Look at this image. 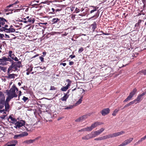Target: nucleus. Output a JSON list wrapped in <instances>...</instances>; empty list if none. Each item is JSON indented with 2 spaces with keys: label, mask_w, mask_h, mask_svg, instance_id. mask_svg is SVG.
Returning a JSON list of instances; mask_svg holds the SVG:
<instances>
[{
  "label": "nucleus",
  "mask_w": 146,
  "mask_h": 146,
  "mask_svg": "<svg viewBox=\"0 0 146 146\" xmlns=\"http://www.w3.org/2000/svg\"><path fill=\"white\" fill-rule=\"evenodd\" d=\"M92 138L91 133H89L86 135L82 137V139L83 140H88Z\"/></svg>",
  "instance_id": "14"
},
{
  "label": "nucleus",
  "mask_w": 146,
  "mask_h": 146,
  "mask_svg": "<svg viewBox=\"0 0 146 146\" xmlns=\"http://www.w3.org/2000/svg\"><path fill=\"white\" fill-rule=\"evenodd\" d=\"M137 91V90L136 89H134L133 91L130 93L129 96L131 98H132L133 96L134 95Z\"/></svg>",
  "instance_id": "18"
},
{
  "label": "nucleus",
  "mask_w": 146,
  "mask_h": 146,
  "mask_svg": "<svg viewBox=\"0 0 146 146\" xmlns=\"http://www.w3.org/2000/svg\"><path fill=\"white\" fill-rule=\"evenodd\" d=\"M125 132L123 131H121L120 132H117L111 134L112 138L119 136L124 134Z\"/></svg>",
  "instance_id": "8"
},
{
  "label": "nucleus",
  "mask_w": 146,
  "mask_h": 146,
  "mask_svg": "<svg viewBox=\"0 0 146 146\" xmlns=\"http://www.w3.org/2000/svg\"><path fill=\"white\" fill-rule=\"evenodd\" d=\"M6 111H6L5 110H0V114H1L2 113L3 114H6Z\"/></svg>",
  "instance_id": "44"
},
{
  "label": "nucleus",
  "mask_w": 146,
  "mask_h": 146,
  "mask_svg": "<svg viewBox=\"0 0 146 146\" xmlns=\"http://www.w3.org/2000/svg\"><path fill=\"white\" fill-rule=\"evenodd\" d=\"M83 50L84 49L82 47H81L79 49L78 52L79 53H80L83 51Z\"/></svg>",
  "instance_id": "48"
},
{
  "label": "nucleus",
  "mask_w": 146,
  "mask_h": 146,
  "mask_svg": "<svg viewBox=\"0 0 146 146\" xmlns=\"http://www.w3.org/2000/svg\"><path fill=\"white\" fill-rule=\"evenodd\" d=\"M145 94V93L144 92L142 94L139 95L135 100L133 101L134 103L136 104L142 100V97Z\"/></svg>",
  "instance_id": "6"
},
{
  "label": "nucleus",
  "mask_w": 146,
  "mask_h": 146,
  "mask_svg": "<svg viewBox=\"0 0 146 146\" xmlns=\"http://www.w3.org/2000/svg\"><path fill=\"white\" fill-rule=\"evenodd\" d=\"M15 57V55H14V54H13L12 55V56H10V57L12 59H13L14 58V57Z\"/></svg>",
  "instance_id": "59"
},
{
  "label": "nucleus",
  "mask_w": 146,
  "mask_h": 146,
  "mask_svg": "<svg viewBox=\"0 0 146 146\" xmlns=\"http://www.w3.org/2000/svg\"><path fill=\"white\" fill-rule=\"evenodd\" d=\"M133 140V138H130L125 140L121 144L122 146H125L130 143Z\"/></svg>",
  "instance_id": "7"
},
{
  "label": "nucleus",
  "mask_w": 146,
  "mask_h": 146,
  "mask_svg": "<svg viewBox=\"0 0 146 146\" xmlns=\"http://www.w3.org/2000/svg\"><path fill=\"white\" fill-rule=\"evenodd\" d=\"M83 99V96H81L80 99L74 105L75 106H76L80 104L82 101Z\"/></svg>",
  "instance_id": "24"
},
{
  "label": "nucleus",
  "mask_w": 146,
  "mask_h": 146,
  "mask_svg": "<svg viewBox=\"0 0 146 146\" xmlns=\"http://www.w3.org/2000/svg\"><path fill=\"white\" fill-rule=\"evenodd\" d=\"M90 133L91 134L92 138L95 137L98 135H97L96 132H95V131H92Z\"/></svg>",
  "instance_id": "31"
},
{
  "label": "nucleus",
  "mask_w": 146,
  "mask_h": 146,
  "mask_svg": "<svg viewBox=\"0 0 146 146\" xmlns=\"http://www.w3.org/2000/svg\"><path fill=\"white\" fill-rule=\"evenodd\" d=\"M8 78H15V75L14 74H10L9 73L8 74Z\"/></svg>",
  "instance_id": "33"
},
{
  "label": "nucleus",
  "mask_w": 146,
  "mask_h": 146,
  "mask_svg": "<svg viewBox=\"0 0 146 146\" xmlns=\"http://www.w3.org/2000/svg\"><path fill=\"white\" fill-rule=\"evenodd\" d=\"M74 106H72V105H71V106H68L66 107L65 108H64V109L66 110V109H71L73 108L74 107Z\"/></svg>",
  "instance_id": "41"
},
{
  "label": "nucleus",
  "mask_w": 146,
  "mask_h": 146,
  "mask_svg": "<svg viewBox=\"0 0 146 146\" xmlns=\"http://www.w3.org/2000/svg\"><path fill=\"white\" fill-rule=\"evenodd\" d=\"M60 19L58 18H53L52 21V22H53L54 24H55L57 23L58 21H59Z\"/></svg>",
  "instance_id": "29"
},
{
  "label": "nucleus",
  "mask_w": 146,
  "mask_h": 146,
  "mask_svg": "<svg viewBox=\"0 0 146 146\" xmlns=\"http://www.w3.org/2000/svg\"><path fill=\"white\" fill-rule=\"evenodd\" d=\"M17 141L15 140H13L8 142L7 143L8 146H15L17 143Z\"/></svg>",
  "instance_id": "11"
},
{
  "label": "nucleus",
  "mask_w": 146,
  "mask_h": 146,
  "mask_svg": "<svg viewBox=\"0 0 146 146\" xmlns=\"http://www.w3.org/2000/svg\"><path fill=\"white\" fill-rule=\"evenodd\" d=\"M52 12H51V13H54V12L55 11V9H54V8H52Z\"/></svg>",
  "instance_id": "61"
},
{
  "label": "nucleus",
  "mask_w": 146,
  "mask_h": 146,
  "mask_svg": "<svg viewBox=\"0 0 146 146\" xmlns=\"http://www.w3.org/2000/svg\"><path fill=\"white\" fill-rule=\"evenodd\" d=\"M19 97L21 95V91H19Z\"/></svg>",
  "instance_id": "60"
},
{
  "label": "nucleus",
  "mask_w": 146,
  "mask_h": 146,
  "mask_svg": "<svg viewBox=\"0 0 146 146\" xmlns=\"http://www.w3.org/2000/svg\"><path fill=\"white\" fill-rule=\"evenodd\" d=\"M12 64L14 67V69L17 70V67L19 68L21 65V62L20 61H18L17 62H14Z\"/></svg>",
  "instance_id": "10"
},
{
  "label": "nucleus",
  "mask_w": 146,
  "mask_h": 146,
  "mask_svg": "<svg viewBox=\"0 0 146 146\" xmlns=\"http://www.w3.org/2000/svg\"><path fill=\"white\" fill-rule=\"evenodd\" d=\"M23 20H27L28 23H33L35 21V20L33 18H30L29 16L27 17L26 18L22 19Z\"/></svg>",
  "instance_id": "13"
},
{
  "label": "nucleus",
  "mask_w": 146,
  "mask_h": 146,
  "mask_svg": "<svg viewBox=\"0 0 146 146\" xmlns=\"http://www.w3.org/2000/svg\"><path fill=\"white\" fill-rule=\"evenodd\" d=\"M68 97V96L66 94L63 97L61 98V100L62 101H66Z\"/></svg>",
  "instance_id": "28"
},
{
  "label": "nucleus",
  "mask_w": 146,
  "mask_h": 146,
  "mask_svg": "<svg viewBox=\"0 0 146 146\" xmlns=\"http://www.w3.org/2000/svg\"><path fill=\"white\" fill-rule=\"evenodd\" d=\"M119 108H118L117 109H115L114 111H113V113L112 114V115L113 116H115L116 115V113L118 112L119 110Z\"/></svg>",
  "instance_id": "34"
},
{
  "label": "nucleus",
  "mask_w": 146,
  "mask_h": 146,
  "mask_svg": "<svg viewBox=\"0 0 146 146\" xmlns=\"http://www.w3.org/2000/svg\"><path fill=\"white\" fill-rule=\"evenodd\" d=\"M21 137V134H20L15 135L13 137V138L14 139H17Z\"/></svg>",
  "instance_id": "32"
},
{
  "label": "nucleus",
  "mask_w": 146,
  "mask_h": 146,
  "mask_svg": "<svg viewBox=\"0 0 146 146\" xmlns=\"http://www.w3.org/2000/svg\"><path fill=\"white\" fill-rule=\"evenodd\" d=\"M28 99V98L27 97H26L25 96H23V100L25 102Z\"/></svg>",
  "instance_id": "50"
},
{
  "label": "nucleus",
  "mask_w": 146,
  "mask_h": 146,
  "mask_svg": "<svg viewBox=\"0 0 146 146\" xmlns=\"http://www.w3.org/2000/svg\"><path fill=\"white\" fill-rule=\"evenodd\" d=\"M0 100H5V97L4 94L0 91Z\"/></svg>",
  "instance_id": "35"
},
{
  "label": "nucleus",
  "mask_w": 146,
  "mask_h": 146,
  "mask_svg": "<svg viewBox=\"0 0 146 146\" xmlns=\"http://www.w3.org/2000/svg\"><path fill=\"white\" fill-rule=\"evenodd\" d=\"M10 101H7V99H6V101L5 102L4 104L5 105V110L7 111H8L9 108V105L8 104V102Z\"/></svg>",
  "instance_id": "15"
},
{
  "label": "nucleus",
  "mask_w": 146,
  "mask_h": 146,
  "mask_svg": "<svg viewBox=\"0 0 146 146\" xmlns=\"http://www.w3.org/2000/svg\"><path fill=\"white\" fill-rule=\"evenodd\" d=\"M50 2H51V1H49L48 0H46V1H45L44 2H41L40 3V4H41V3L46 4V3H50Z\"/></svg>",
  "instance_id": "49"
},
{
  "label": "nucleus",
  "mask_w": 146,
  "mask_h": 146,
  "mask_svg": "<svg viewBox=\"0 0 146 146\" xmlns=\"http://www.w3.org/2000/svg\"><path fill=\"white\" fill-rule=\"evenodd\" d=\"M61 10V9H57L56 10V12L57 11H60Z\"/></svg>",
  "instance_id": "64"
},
{
  "label": "nucleus",
  "mask_w": 146,
  "mask_h": 146,
  "mask_svg": "<svg viewBox=\"0 0 146 146\" xmlns=\"http://www.w3.org/2000/svg\"><path fill=\"white\" fill-rule=\"evenodd\" d=\"M12 60L9 57H6L4 56L0 58V64L3 65H6L9 64L8 61H11Z\"/></svg>",
  "instance_id": "3"
},
{
  "label": "nucleus",
  "mask_w": 146,
  "mask_h": 146,
  "mask_svg": "<svg viewBox=\"0 0 146 146\" xmlns=\"http://www.w3.org/2000/svg\"><path fill=\"white\" fill-rule=\"evenodd\" d=\"M88 117L87 115H84L76 119L75 121L76 122H80L86 119Z\"/></svg>",
  "instance_id": "12"
},
{
  "label": "nucleus",
  "mask_w": 146,
  "mask_h": 146,
  "mask_svg": "<svg viewBox=\"0 0 146 146\" xmlns=\"http://www.w3.org/2000/svg\"><path fill=\"white\" fill-rule=\"evenodd\" d=\"M90 131V129L89 127H85V128L82 129L80 130H79L78 131L79 132H81V131Z\"/></svg>",
  "instance_id": "25"
},
{
  "label": "nucleus",
  "mask_w": 146,
  "mask_h": 146,
  "mask_svg": "<svg viewBox=\"0 0 146 146\" xmlns=\"http://www.w3.org/2000/svg\"><path fill=\"white\" fill-rule=\"evenodd\" d=\"M5 100H0V109L3 108L4 106Z\"/></svg>",
  "instance_id": "20"
},
{
  "label": "nucleus",
  "mask_w": 146,
  "mask_h": 146,
  "mask_svg": "<svg viewBox=\"0 0 146 146\" xmlns=\"http://www.w3.org/2000/svg\"><path fill=\"white\" fill-rule=\"evenodd\" d=\"M96 10H97V9L96 8H95L94 9L92 10V11H90V13H93L94 11H96Z\"/></svg>",
  "instance_id": "54"
},
{
  "label": "nucleus",
  "mask_w": 146,
  "mask_h": 146,
  "mask_svg": "<svg viewBox=\"0 0 146 146\" xmlns=\"http://www.w3.org/2000/svg\"><path fill=\"white\" fill-rule=\"evenodd\" d=\"M0 69L4 72H6L7 70L6 67L1 66H0Z\"/></svg>",
  "instance_id": "36"
},
{
  "label": "nucleus",
  "mask_w": 146,
  "mask_h": 146,
  "mask_svg": "<svg viewBox=\"0 0 146 146\" xmlns=\"http://www.w3.org/2000/svg\"><path fill=\"white\" fill-rule=\"evenodd\" d=\"M90 133L91 134L92 138L95 137L98 135H97L96 132H95V131H92Z\"/></svg>",
  "instance_id": "30"
},
{
  "label": "nucleus",
  "mask_w": 146,
  "mask_h": 146,
  "mask_svg": "<svg viewBox=\"0 0 146 146\" xmlns=\"http://www.w3.org/2000/svg\"><path fill=\"white\" fill-rule=\"evenodd\" d=\"M13 59L15 61H18L19 60L15 56V57H14V58Z\"/></svg>",
  "instance_id": "52"
},
{
  "label": "nucleus",
  "mask_w": 146,
  "mask_h": 146,
  "mask_svg": "<svg viewBox=\"0 0 146 146\" xmlns=\"http://www.w3.org/2000/svg\"><path fill=\"white\" fill-rule=\"evenodd\" d=\"M31 69L29 70V69H28L27 70V72L26 73V74L27 75H28L29 74L30 72L29 71H30V72H31L32 70V68H31L30 67Z\"/></svg>",
  "instance_id": "43"
},
{
  "label": "nucleus",
  "mask_w": 146,
  "mask_h": 146,
  "mask_svg": "<svg viewBox=\"0 0 146 146\" xmlns=\"http://www.w3.org/2000/svg\"><path fill=\"white\" fill-rule=\"evenodd\" d=\"M19 3V2L18 1H16L15 3H14L11 4L9 6H7V7L9 8L11 7H13V6L14 5H16L18 3Z\"/></svg>",
  "instance_id": "38"
},
{
  "label": "nucleus",
  "mask_w": 146,
  "mask_h": 146,
  "mask_svg": "<svg viewBox=\"0 0 146 146\" xmlns=\"http://www.w3.org/2000/svg\"><path fill=\"white\" fill-rule=\"evenodd\" d=\"M38 54H36L35 56H34L33 57V58H35L36 57L38 56Z\"/></svg>",
  "instance_id": "62"
},
{
  "label": "nucleus",
  "mask_w": 146,
  "mask_h": 146,
  "mask_svg": "<svg viewBox=\"0 0 146 146\" xmlns=\"http://www.w3.org/2000/svg\"><path fill=\"white\" fill-rule=\"evenodd\" d=\"M28 135V133L27 132H25L21 134V137H23L24 136H26Z\"/></svg>",
  "instance_id": "37"
},
{
  "label": "nucleus",
  "mask_w": 146,
  "mask_h": 146,
  "mask_svg": "<svg viewBox=\"0 0 146 146\" xmlns=\"http://www.w3.org/2000/svg\"><path fill=\"white\" fill-rule=\"evenodd\" d=\"M74 64V62L71 61V62H69V64L70 65H71L73 64Z\"/></svg>",
  "instance_id": "58"
},
{
  "label": "nucleus",
  "mask_w": 146,
  "mask_h": 146,
  "mask_svg": "<svg viewBox=\"0 0 146 146\" xmlns=\"http://www.w3.org/2000/svg\"><path fill=\"white\" fill-rule=\"evenodd\" d=\"M61 64L62 65L64 66H65L66 65V63H63Z\"/></svg>",
  "instance_id": "63"
},
{
  "label": "nucleus",
  "mask_w": 146,
  "mask_h": 146,
  "mask_svg": "<svg viewBox=\"0 0 146 146\" xmlns=\"http://www.w3.org/2000/svg\"><path fill=\"white\" fill-rule=\"evenodd\" d=\"M7 21L3 17H0V30L1 31H4L6 27L8 26L5 24V22H7Z\"/></svg>",
  "instance_id": "2"
},
{
  "label": "nucleus",
  "mask_w": 146,
  "mask_h": 146,
  "mask_svg": "<svg viewBox=\"0 0 146 146\" xmlns=\"http://www.w3.org/2000/svg\"><path fill=\"white\" fill-rule=\"evenodd\" d=\"M39 59L41 60V62H43V61H44V59L41 56H40L39 57Z\"/></svg>",
  "instance_id": "56"
},
{
  "label": "nucleus",
  "mask_w": 146,
  "mask_h": 146,
  "mask_svg": "<svg viewBox=\"0 0 146 146\" xmlns=\"http://www.w3.org/2000/svg\"><path fill=\"white\" fill-rule=\"evenodd\" d=\"M134 104V103L133 102V101L131 102H129V103L126 104L125 105V107H129L131 105Z\"/></svg>",
  "instance_id": "40"
},
{
  "label": "nucleus",
  "mask_w": 146,
  "mask_h": 146,
  "mask_svg": "<svg viewBox=\"0 0 146 146\" xmlns=\"http://www.w3.org/2000/svg\"><path fill=\"white\" fill-rule=\"evenodd\" d=\"M69 85H67L65 86L62 87L61 88V90L62 91H66L70 87Z\"/></svg>",
  "instance_id": "26"
},
{
  "label": "nucleus",
  "mask_w": 146,
  "mask_h": 146,
  "mask_svg": "<svg viewBox=\"0 0 146 146\" xmlns=\"http://www.w3.org/2000/svg\"><path fill=\"white\" fill-rule=\"evenodd\" d=\"M5 37L7 38H10V37L9 36L6 34H5Z\"/></svg>",
  "instance_id": "53"
},
{
  "label": "nucleus",
  "mask_w": 146,
  "mask_h": 146,
  "mask_svg": "<svg viewBox=\"0 0 146 146\" xmlns=\"http://www.w3.org/2000/svg\"><path fill=\"white\" fill-rule=\"evenodd\" d=\"M110 111V110L108 108L104 109L103 110L101 111V113L103 116H105V115L108 114Z\"/></svg>",
  "instance_id": "9"
},
{
  "label": "nucleus",
  "mask_w": 146,
  "mask_h": 146,
  "mask_svg": "<svg viewBox=\"0 0 146 146\" xmlns=\"http://www.w3.org/2000/svg\"><path fill=\"white\" fill-rule=\"evenodd\" d=\"M104 130V128H102L97 131H95V132L97 133V135H98L101 134Z\"/></svg>",
  "instance_id": "19"
},
{
  "label": "nucleus",
  "mask_w": 146,
  "mask_h": 146,
  "mask_svg": "<svg viewBox=\"0 0 146 146\" xmlns=\"http://www.w3.org/2000/svg\"><path fill=\"white\" fill-rule=\"evenodd\" d=\"M76 13H77L79 12L80 10L77 8H76L75 10Z\"/></svg>",
  "instance_id": "51"
},
{
  "label": "nucleus",
  "mask_w": 146,
  "mask_h": 146,
  "mask_svg": "<svg viewBox=\"0 0 146 146\" xmlns=\"http://www.w3.org/2000/svg\"><path fill=\"white\" fill-rule=\"evenodd\" d=\"M18 89L14 84H13L10 90H6V93L7 95L6 98L7 100L10 101L13 98L17 97L18 96Z\"/></svg>",
  "instance_id": "1"
},
{
  "label": "nucleus",
  "mask_w": 146,
  "mask_h": 146,
  "mask_svg": "<svg viewBox=\"0 0 146 146\" xmlns=\"http://www.w3.org/2000/svg\"><path fill=\"white\" fill-rule=\"evenodd\" d=\"M56 90V88L54 86H51L50 90Z\"/></svg>",
  "instance_id": "46"
},
{
  "label": "nucleus",
  "mask_w": 146,
  "mask_h": 146,
  "mask_svg": "<svg viewBox=\"0 0 146 146\" xmlns=\"http://www.w3.org/2000/svg\"><path fill=\"white\" fill-rule=\"evenodd\" d=\"M66 82H68V84L67 85H69V86H70L71 85V83L72 82V81L69 79H68L66 80Z\"/></svg>",
  "instance_id": "42"
},
{
  "label": "nucleus",
  "mask_w": 146,
  "mask_h": 146,
  "mask_svg": "<svg viewBox=\"0 0 146 146\" xmlns=\"http://www.w3.org/2000/svg\"><path fill=\"white\" fill-rule=\"evenodd\" d=\"M38 139V138H36L35 139H30L28 140H26L24 141L23 143H26L27 144H29L31 143H33L34 141H35L36 139Z\"/></svg>",
  "instance_id": "17"
},
{
  "label": "nucleus",
  "mask_w": 146,
  "mask_h": 146,
  "mask_svg": "<svg viewBox=\"0 0 146 146\" xmlns=\"http://www.w3.org/2000/svg\"><path fill=\"white\" fill-rule=\"evenodd\" d=\"M14 69V67L12 64L11 65L8 69L7 73H10V71H11L13 70Z\"/></svg>",
  "instance_id": "23"
},
{
  "label": "nucleus",
  "mask_w": 146,
  "mask_h": 146,
  "mask_svg": "<svg viewBox=\"0 0 146 146\" xmlns=\"http://www.w3.org/2000/svg\"><path fill=\"white\" fill-rule=\"evenodd\" d=\"M131 98L129 96L127 97L124 101V102H127V101L130 100Z\"/></svg>",
  "instance_id": "45"
},
{
  "label": "nucleus",
  "mask_w": 146,
  "mask_h": 146,
  "mask_svg": "<svg viewBox=\"0 0 146 146\" xmlns=\"http://www.w3.org/2000/svg\"><path fill=\"white\" fill-rule=\"evenodd\" d=\"M146 138V136H145L141 138L140 140H139L137 142L135 143V145H136L139 144L141 142L144 140Z\"/></svg>",
  "instance_id": "22"
},
{
  "label": "nucleus",
  "mask_w": 146,
  "mask_h": 146,
  "mask_svg": "<svg viewBox=\"0 0 146 146\" xmlns=\"http://www.w3.org/2000/svg\"><path fill=\"white\" fill-rule=\"evenodd\" d=\"M70 57L72 59V58H74L75 57V56L74 55H70Z\"/></svg>",
  "instance_id": "57"
},
{
  "label": "nucleus",
  "mask_w": 146,
  "mask_h": 146,
  "mask_svg": "<svg viewBox=\"0 0 146 146\" xmlns=\"http://www.w3.org/2000/svg\"><path fill=\"white\" fill-rule=\"evenodd\" d=\"M13 54L12 53V52L11 50H9L8 52L9 56V57L11 56L12 54Z\"/></svg>",
  "instance_id": "47"
},
{
  "label": "nucleus",
  "mask_w": 146,
  "mask_h": 146,
  "mask_svg": "<svg viewBox=\"0 0 146 146\" xmlns=\"http://www.w3.org/2000/svg\"><path fill=\"white\" fill-rule=\"evenodd\" d=\"M21 22H23V23H28V22L27 21V20H23L21 21Z\"/></svg>",
  "instance_id": "55"
},
{
  "label": "nucleus",
  "mask_w": 146,
  "mask_h": 146,
  "mask_svg": "<svg viewBox=\"0 0 146 146\" xmlns=\"http://www.w3.org/2000/svg\"><path fill=\"white\" fill-rule=\"evenodd\" d=\"M13 115H12L9 116V119H10L12 121V122L13 123H14L17 121L16 119L13 117Z\"/></svg>",
  "instance_id": "21"
},
{
  "label": "nucleus",
  "mask_w": 146,
  "mask_h": 146,
  "mask_svg": "<svg viewBox=\"0 0 146 146\" xmlns=\"http://www.w3.org/2000/svg\"><path fill=\"white\" fill-rule=\"evenodd\" d=\"M104 140L110 138H112L111 134H109L103 136Z\"/></svg>",
  "instance_id": "27"
},
{
  "label": "nucleus",
  "mask_w": 146,
  "mask_h": 146,
  "mask_svg": "<svg viewBox=\"0 0 146 146\" xmlns=\"http://www.w3.org/2000/svg\"><path fill=\"white\" fill-rule=\"evenodd\" d=\"M94 140L96 141H101L104 140L103 136L98 138H96L94 139Z\"/></svg>",
  "instance_id": "39"
},
{
  "label": "nucleus",
  "mask_w": 146,
  "mask_h": 146,
  "mask_svg": "<svg viewBox=\"0 0 146 146\" xmlns=\"http://www.w3.org/2000/svg\"><path fill=\"white\" fill-rule=\"evenodd\" d=\"M25 123V121L23 120L17 121L15 123L14 127L16 129H19L21 127L24 126Z\"/></svg>",
  "instance_id": "4"
},
{
  "label": "nucleus",
  "mask_w": 146,
  "mask_h": 146,
  "mask_svg": "<svg viewBox=\"0 0 146 146\" xmlns=\"http://www.w3.org/2000/svg\"><path fill=\"white\" fill-rule=\"evenodd\" d=\"M15 30L14 29L11 28L8 29L7 27H6V28L5 29V30L4 31L7 33L13 32H15Z\"/></svg>",
  "instance_id": "16"
},
{
  "label": "nucleus",
  "mask_w": 146,
  "mask_h": 146,
  "mask_svg": "<svg viewBox=\"0 0 146 146\" xmlns=\"http://www.w3.org/2000/svg\"><path fill=\"white\" fill-rule=\"evenodd\" d=\"M103 124V123L97 121L92 124L91 126L89 127L90 131H92L93 129L97 127L98 125Z\"/></svg>",
  "instance_id": "5"
}]
</instances>
